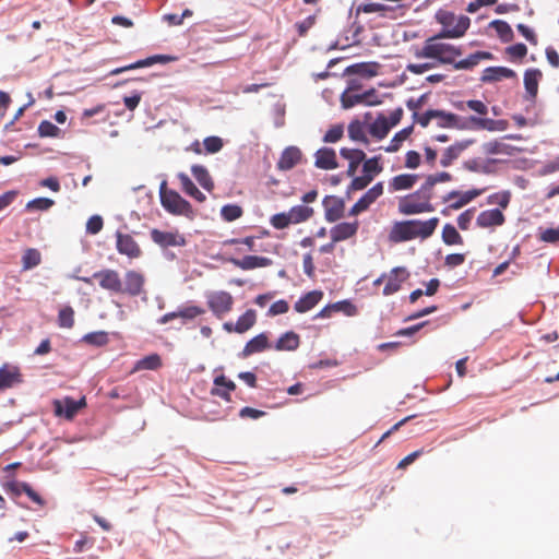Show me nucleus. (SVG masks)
Returning <instances> with one entry per match:
<instances>
[{"label": "nucleus", "mask_w": 559, "mask_h": 559, "mask_svg": "<svg viewBox=\"0 0 559 559\" xmlns=\"http://www.w3.org/2000/svg\"><path fill=\"white\" fill-rule=\"evenodd\" d=\"M444 37L435 35L428 37L421 48L416 49L414 56L418 59H430L432 63L452 64L455 70H471L479 63L480 60L492 59V53L488 51H476L467 58L456 61L462 56L461 47L442 41Z\"/></svg>", "instance_id": "obj_1"}, {"label": "nucleus", "mask_w": 559, "mask_h": 559, "mask_svg": "<svg viewBox=\"0 0 559 559\" xmlns=\"http://www.w3.org/2000/svg\"><path fill=\"white\" fill-rule=\"evenodd\" d=\"M433 120L439 128L450 129H474L487 131H504L509 123L507 120H495L485 117L471 116L462 119L460 116L443 110L433 109Z\"/></svg>", "instance_id": "obj_2"}, {"label": "nucleus", "mask_w": 559, "mask_h": 559, "mask_svg": "<svg viewBox=\"0 0 559 559\" xmlns=\"http://www.w3.org/2000/svg\"><path fill=\"white\" fill-rule=\"evenodd\" d=\"M439 225L438 217H431L427 221L408 219L393 224L389 239L394 243L409 241L416 238L427 239L433 235Z\"/></svg>", "instance_id": "obj_3"}, {"label": "nucleus", "mask_w": 559, "mask_h": 559, "mask_svg": "<svg viewBox=\"0 0 559 559\" xmlns=\"http://www.w3.org/2000/svg\"><path fill=\"white\" fill-rule=\"evenodd\" d=\"M415 0H368L356 7V15L374 13L382 19H397Z\"/></svg>", "instance_id": "obj_4"}, {"label": "nucleus", "mask_w": 559, "mask_h": 559, "mask_svg": "<svg viewBox=\"0 0 559 559\" xmlns=\"http://www.w3.org/2000/svg\"><path fill=\"white\" fill-rule=\"evenodd\" d=\"M432 198L433 192L423 183L417 191L400 198L397 203L399 212L403 215L433 212L435 206L431 203Z\"/></svg>", "instance_id": "obj_5"}, {"label": "nucleus", "mask_w": 559, "mask_h": 559, "mask_svg": "<svg viewBox=\"0 0 559 559\" xmlns=\"http://www.w3.org/2000/svg\"><path fill=\"white\" fill-rule=\"evenodd\" d=\"M159 198L162 206L170 214L185 216L189 219L195 217L192 205L185 200L177 191L168 189L167 182L163 181L159 186Z\"/></svg>", "instance_id": "obj_6"}, {"label": "nucleus", "mask_w": 559, "mask_h": 559, "mask_svg": "<svg viewBox=\"0 0 559 559\" xmlns=\"http://www.w3.org/2000/svg\"><path fill=\"white\" fill-rule=\"evenodd\" d=\"M438 21L442 24V29L438 35L447 38H460L469 27L471 20L465 15L456 16L453 13L438 14Z\"/></svg>", "instance_id": "obj_7"}, {"label": "nucleus", "mask_w": 559, "mask_h": 559, "mask_svg": "<svg viewBox=\"0 0 559 559\" xmlns=\"http://www.w3.org/2000/svg\"><path fill=\"white\" fill-rule=\"evenodd\" d=\"M486 189H471L467 191L452 190L442 197V203L447 206L441 211L448 215L451 211H457L485 192Z\"/></svg>", "instance_id": "obj_8"}, {"label": "nucleus", "mask_w": 559, "mask_h": 559, "mask_svg": "<svg viewBox=\"0 0 559 559\" xmlns=\"http://www.w3.org/2000/svg\"><path fill=\"white\" fill-rule=\"evenodd\" d=\"M92 280H96L98 285L105 290L114 294L122 293V280L116 270L104 269L95 272L92 277H80V281L88 285L92 284Z\"/></svg>", "instance_id": "obj_9"}, {"label": "nucleus", "mask_w": 559, "mask_h": 559, "mask_svg": "<svg viewBox=\"0 0 559 559\" xmlns=\"http://www.w3.org/2000/svg\"><path fill=\"white\" fill-rule=\"evenodd\" d=\"M206 304L213 314L221 319L231 311L234 298L230 293L225 290L211 292L206 295Z\"/></svg>", "instance_id": "obj_10"}, {"label": "nucleus", "mask_w": 559, "mask_h": 559, "mask_svg": "<svg viewBox=\"0 0 559 559\" xmlns=\"http://www.w3.org/2000/svg\"><path fill=\"white\" fill-rule=\"evenodd\" d=\"M52 405L56 416L71 420L86 406V399L85 396H82L80 400H74L70 396H66L63 399L55 400Z\"/></svg>", "instance_id": "obj_11"}, {"label": "nucleus", "mask_w": 559, "mask_h": 559, "mask_svg": "<svg viewBox=\"0 0 559 559\" xmlns=\"http://www.w3.org/2000/svg\"><path fill=\"white\" fill-rule=\"evenodd\" d=\"M151 239L154 243L159 246L163 249L169 247H185L187 245V239L183 234L179 233V230H160L157 228H153L150 231Z\"/></svg>", "instance_id": "obj_12"}, {"label": "nucleus", "mask_w": 559, "mask_h": 559, "mask_svg": "<svg viewBox=\"0 0 559 559\" xmlns=\"http://www.w3.org/2000/svg\"><path fill=\"white\" fill-rule=\"evenodd\" d=\"M116 249L130 260L139 259L143 253L135 239L131 235L121 231L116 233Z\"/></svg>", "instance_id": "obj_13"}, {"label": "nucleus", "mask_w": 559, "mask_h": 559, "mask_svg": "<svg viewBox=\"0 0 559 559\" xmlns=\"http://www.w3.org/2000/svg\"><path fill=\"white\" fill-rule=\"evenodd\" d=\"M322 205L324 209V218L329 223H334L344 217L345 202L336 195H326Z\"/></svg>", "instance_id": "obj_14"}, {"label": "nucleus", "mask_w": 559, "mask_h": 559, "mask_svg": "<svg viewBox=\"0 0 559 559\" xmlns=\"http://www.w3.org/2000/svg\"><path fill=\"white\" fill-rule=\"evenodd\" d=\"M383 194V183L377 182L350 207L349 215L356 216L369 209V206Z\"/></svg>", "instance_id": "obj_15"}, {"label": "nucleus", "mask_w": 559, "mask_h": 559, "mask_svg": "<svg viewBox=\"0 0 559 559\" xmlns=\"http://www.w3.org/2000/svg\"><path fill=\"white\" fill-rule=\"evenodd\" d=\"M409 277L408 271L403 266H396L393 267L388 274H386V281L383 288V295L390 296L395 293H397L401 288L403 283Z\"/></svg>", "instance_id": "obj_16"}, {"label": "nucleus", "mask_w": 559, "mask_h": 559, "mask_svg": "<svg viewBox=\"0 0 559 559\" xmlns=\"http://www.w3.org/2000/svg\"><path fill=\"white\" fill-rule=\"evenodd\" d=\"M257 322V312L253 309H248L243 314H241L236 323L234 322H225L223 324V329L228 333H238L243 334L254 326Z\"/></svg>", "instance_id": "obj_17"}, {"label": "nucleus", "mask_w": 559, "mask_h": 559, "mask_svg": "<svg viewBox=\"0 0 559 559\" xmlns=\"http://www.w3.org/2000/svg\"><path fill=\"white\" fill-rule=\"evenodd\" d=\"M144 282L145 278L140 272L133 270L126 272L121 294L132 297L139 296L143 292Z\"/></svg>", "instance_id": "obj_18"}, {"label": "nucleus", "mask_w": 559, "mask_h": 559, "mask_svg": "<svg viewBox=\"0 0 559 559\" xmlns=\"http://www.w3.org/2000/svg\"><path fill=\"white\" fill-rule=\"evenodd\" d=\"M359 228L357 221L353 223L343 222L338 223L330 229V237L333 242H341L356 236Z\"/></svg>", "instance_id": "obj_19"}, {"label": "nucleus", "mask_w": 559, "mask_h": 559, "mask_svg": "<svg viewBox=\"0 0 559 559\" xmlns=\"http://www.w3.org/2000/svg\"><path fill=\"white\" fill-rule=\"evenodd\" d=\"M314 166L319 169L332 170L338 167L336 152L331 147H321L314 153Z\"/></svg>", "instance_id": "obj_20"}, {"label": "nucleus", "mask_w": 559, "mask_h": 559, "mask_svg": "<svg viewBox=\"0 0 559 559\" xmlns=\"http://www.w3.org/2000/svg\"><path fill=\"white\" fill-rule=\"evenodd\" d=\"M506 216L499 209L483 211L476 218V225L480 228H492L503 225Z\"/></svg>", "instance_id": "obj_21"}, {"label": "nucleus", "mask_w": 559, "mask_h": 559, "mask_svg": "<svg viewBox=\"0 0 559 559\" xmlns=\"http://www.w3.org/2000/svg\"><path fill=\"white\" fill-rule=\"evenodd\" d=\"M205 310L199 306H188L179 308L177 311L168 312L158 319L159 324H166L174 319L180 318L183 320H193L194 318L203 314Z\"/></svg>", "instance_id": "obj_22"}, {"label": "nucleus", "mask_w": 559, "mask_h": 559, "mask_svg": "<svg viewBox=\"0 0 559 559\" xmlns=\"http://www.w3.org/2000/svg\"><path fill=\"white\" fill-rule=\"evenodd\" d=\"M301 158L302 153L299 147L288 146L282 152L276 166L280 170H290L301 162Z\"/></svg>", "instance_id": "obj_23"}, {"label": "nucleus", "mask_w": 559, "mask_h": 559, "mask_svg": "<svg viewBox=\"0 0 559 559\" xmlns=\"http://www.w3.org/2000/svg\"><path fill=\"white\" fill-rule=\"evenodd\" d=\"M474 142H475V140L468 139V140L455 142L454 144L450 145L448 148L444 150V152L441 156V159H440L441 166L442 167L450 166Z\"/></svg>", "instance_id": "obj_24"}, {"label": "nucleus", "mask_w": 559, "mask_h": 559, "mask_svg": "<svg viewBox=\"0 0 559 559\" xmlns=\"http://www.w3.org/2000/svg\"><path fill=\"white\" fill-rule=\"evenodd\" d=\"M340 154L343 158L348 160L347 176L354 177L357 173L359 165L365 160L366 154L364 151L358 148H347L343 147L340 151Z\"/></svg>", "instance_id": "obj_25"}, {"label": "nucleus", "mask_w": 559, "mask_h": 559, "mask_svg": "<svg viewBox=\"0 0 559 559\" xmlns=\"http://www.w3.org/2000/svg\"><path fill=\"white\" fill-rule=\"evenodd\" d=\"M228 261L233 263L236 267H239L245 271L258 267H265L272 264L271 259L259 255H246L242 259L230 258Z\"/></svg>", "instance_id": "obj_26"}, {"label": "nucleus", "mask_w": 559, "mask_h": 559, "mask_svg": "<svg viewBox=\"0 0 559 559\" xmlns=\"http://www.w3.org/2000/svg\"><path fill=\"white\" fill-rule=\"evenodd\" d=\"M270 347L271 345L266 333H260L246 343L240 355L242 358H247Z\"/></svg>", "instance_id": "obj_27"}, {"label": "nucleus", "mask_w": 559, "mask_h": 559, "mask_svg": "<svg viewBox=\"0 0 559 559\" xmlns=\"http://www.w3.org/2000/svg\"><path fill=\"white\" fill-rule=\"evenodd\" d=\"M214 385L211 390L213 396H218L227 402L230 401V392L235 391L236 384L231 380L227 379L224 374L217 376L214 379Z\"/></svg>", "instance_id": "obj_28"}, {"label": "nucleus", "mask_w": 559, "mask_h": 559, "mask_svg": "<svg viewBox=\"0 0 559 559\" xmlns=\"http://www.w3.org/2000/svg\"><path fill=\"white\" fill-rule=\"evenodd\" d=\"M22 382L21 373L14 366L4 365L0 368V391Z\"/></svg>", "instance_id": "obj_29"}, {"label": "nucleus", "mask_w": 559, "mask_h": 559, "mask_svg": "<svg viewBox=\"0 0 559 559\" xmlns=\"http://www.w3.org/2000/svg\"><path fill=\"white\" fill-rule=\"evenodd\" d=\"M323 298L321 290H311L300 297L294 305V309L299 313H305L314 308Z\"/></svg>", "instance_id": "obj_30"}, {"label": "nucleus", "mask_w": 559, "mask_h": 559, "mask_svg": "<svg viewBox=\"0 0 559 559\" xmlns=\"http://www.w3.org/2000/svg\"><path fill=\"white\" fill-rule=\"evenodd\" d=\"M418 180V175L416 174H401L394 176L389 181V190L391 192L409 190L412 189Z\"/></svg>", "instance_id": "obj_31"}, {"label": "nucleus", "mask_w": 559, "mask_h": 559, "mask_svg": "<svg viewBox=\"0 0 559 559\" xmlns=\"http://www.w3.org/2000/svg\"><path fill=\"white\" fill-rule=\"evenodd\" d=\"M515 76L516 73L512 69L506 67H489L484 70L481 81L498 82L503 79H513Z\"/></svg>", "instance_id": "obj_32"}, {"label": "nucleus", "mask_w": 559, "mask_h": 559, "mask_svg": "<svg viewBox=\"0 0 559 559\" xmlns=\"http://www.w3.org/2000/svg\"><path fill=\"white\" fill-rule=\"evenodd\" d=\"M379 69L380 64L378 62H360L348 67L346 73L369 79L376 76L379 73Z\"/></svg>", "instance_id": "obj_33"}, {"label": "nucleus", "mask_w": 559, "mask_h": 559, "mask_svg": "<svg viewBox=\"0 0 559 559\" xmlns=\"http://www.w3.org/2000/svg\"><path fill=\"white\" fill-rule=\"evenodd\" d=\"M543 73L538 69H527L524 73V87L531 97H536L538 92V84Z\"/></svg>", "instance_id": "obj_34"}, {"label": "nucleus", "mask_w": 559, "mask_h": 559, "mask_svg": "<svg viewBox=\"0 0 559 559\" xmlns=\"http://www.w3.org/2000/svg\"><path fill=\"white\" fill-rule=\"evenodd\" d=\"M178 179L180 181L181 189L186 194L195 199L198 202H204L206 200L205 194L202 193L197 188V186L193 183V181L190 179V177L187 174H185V173L178 174Z\"/></svg>", "instance_id": "obj_35"}, {"label": "nucleus", "mask_w": 559, "mask_h": 559, "mask_svg": "<svg viewBox=\"0 0 559 559\" xmlns=\"http://www.w3.org/2000/svg\"><path fill=\"white\" fill-rule=\"evenodd\" d=\"M389 120L385 116L379 115L376 120L369 124L368 132L376 139L382 140L390 132Z\"/></svg>", "instance_id": "obj_36"}, {"label": "nucleus", "mask_w": 559, "mask_h": 559, "mask_svg": "<svg viewBox=\"0 0 559 559\" xmlns=\"http://www.w3.org/2000/svg\"><path fill=\"white\" fill-rule=\"evenodd\" d=\"M300 337L297 333L289 331L284 333L276 342L274 348L276 350H295L299 347Z\"/></svg>", "instance_id": "obj_37"}, {"label": "nucleus", "mask_w": 559, "mask_h": 559, "mask_svg": "<svg viewBox=\"0 0 559 559\" xmlns=\"http://www.w3.org/2000/svg\"><path fill=\"white\" fill-rule=\"evenodd\" d=\"M287 212L293 225L307 222L314 214V210L308 205H295Z\"/></svg>", "instance_id": "obj_38"}, {"label": "nucleus", "mask_w": 559, "mask_h": 559, "mask_svg": "<svg viewBox=\"0 0 559 559\" xmlns=\"http://www.w3.org/2000/svg\"><path fill=\"white\" fill-rule=\"evenodd\" d=\"M348 136L355 142H360L367 145L369 140L366 134V126L360 120H353L347 128Z\"/></svg>", "instance_id": "obj_39"}, {"label": "nucleus", "mask_w": 559, "mask_h": 559, "mask_svg": "<svg viewBox=\"0 0 559 559\" xmlns=\"http://www.w3.org/2000/svg\"><path fill=\"white\" fill-rule=\"evenodd\" d=\"M4 489L15 497L26 493L33 501H35V490L31 485L17 480L8 481Z\"/></svg>", "instance_id": "obj_40"}, {"label": "nucleus", "mask_w": 559, "mask_h": 559, "mask_svg": "<svg viewBox=\"0 0 559 559\" xmlns=\"http://www.w3.org/2000/svg\"><path fill=\"white\" fill-rule=\"evenodd\" d=\"M162 367V358L158 354H151L138 360L132 372L140 370H157Z\"/></svg>", "instance_id": "obj_41"}, {"label": "nucleus", "mask_w": 559, "mask_h": 559, "mask_svg": "<svg viewBox=\"0 0 559 559\" xmlns=\"http://www.w3.org/2000/svg\"><path fill=\"white\" fill-rule=\"evenodd\" d=\"M191 171L202 188H204L209 192H211L214 189V182H213L207 169L204 166L193 165L191 167Z\"/></svg>", "instance_id": "obj_42"}, {"label": "nucleus", "mask_w": 559, "mask_h": 559, "mask_svg": "<svg viewBox=\"0 0 559 559\" xmlns=\"http://www.w3.org/2000/svg\"><path fill=\"white\" fill-rule=\"evenodd\" d=\"M168 60H169V57H167L165 55H156V56H152V57H148L146 59H143V60H139V61H136V62H134V63H132L130 66L116 69L111 73L112 74H118V73H121V72L127 71V70L138 69V68H143V67H150V66L154 64L155 62H166Z\"/></svg>", "instance_id": "obj_43"}, {"label": "nucleus", "mask_w": 559, "mask_h": 559, "mask_svg": "<svg viewBox=\"0 0 559 559\" xmlns=\"http://www.w3.org/2000/svg\"><path fill=\"white\" fill-rule=\"evenodd\" d=\"M489 26L496 31V33L499 36V38L501 39V41L510 43L513 40V38H514L513 31H512L511 26L506 21L493 20L490 22Z\"/></svg>", "instance_id": "obj_44"}, {"label": "nucleus", "mask_w": 559, "mask_h": 559, "mask_svg": "<svg viewBox=\"0 0 559 559\" xmlns=\"http://www.w3.org/2000/svg\"><path fill=\"white\" fill-rule=\"evenodd\" d=\"M412 132H413L412 126L402 129L401 131L395 133V135L390 141V144L388 146L383 147V150L388 153L397 152L400 150V147L402 146L403 142L408 139V136L412 134Z\"/></svg>", "instance_id": "obj_45"}, {"label": "nucleus", "mask_w": 559, "mask_h": 559, "mask_svg": "<svg viewBox=\"0 0 559 559\" xmlns=\"http://www.w3.org/2000/svg\"><path fill=\"white\" fill-rule=\"evenodd\" d=\"M380 156H373L364 160L362 173L365 176H369L371 180L383 171V166L380 163Z\"/></svg>", "instance_id": "obj_46"}, {"label": "nucleus", "mask_w": 559, "mask_h": 559, "mask_svg": "<svg viewBox=\"0 0 559 559\" xmlns=\"http://www.w3.org/2000/svg\"><path fill=\"white\" fill-rule=\"evenodd\" d=\"M82 342L96 347H103L109 343L108 333L105 331H96L85 334Z\"/></svg>", "instance_id": "obj_47"}, {"label": "nucleus", "mask_w": 559, "mask_h": 559, "mask_svg": "<svg viewBox=\"0 0 559 559\" xmlns=\"http://www.w3.org/2000/svg\"><path fill=\"white\" fill-rule=\"evenodd\" d=\"M511 146L502 141L493 140L483 144V152L488 155L510 154Z\"/></svg>", "instance_id": "obj_48"}, {"label": "nucleus", "mask_w": 559, "mask_h": 559, "mask_svg": "<svg viewBox=\"0 0 559 559\" xmlns=\"http://www.w3.org/2000/svg\"><path fill=\"white\" fill-rule=\"evenodd\" d=\"M442 240L449 246L462 245L463 238L456 228L451 224H445L442 229Z\"/></svg>", "instance_id": "obj_49"}, {"label": "nucleus", "mask_w": 559, "mask_h": 559, "mask_svg": "<svg viewBox=\"0 0 559 559\" xmlns=\"http://www.w3.org/2000/svg\"><path fill=\"white\" fill-rule=\"evenodd\" d=\"M455 107L460 110H464L466 107L480 116H486L488 114L487 105L478 99H469L465 103L460 102V103L455 104Z\"/></svg>", "instance_id": "obj_50"}, {"label": "nucleus", "mask_w": 559, "mask_h": 559, "mask_svg": "<svg viewBox=\"0 0 559 559\" xmlns=\"http://www.w3.org/2000/svg\"><path fill=\"white\" fill-rule=\"evenodd\" d=\"M242 214V207L237 204H226L221 210L222 218L226 222H234L240 218Z\"/></svg>", "instance_id": "obj_51"}, {"label": "nucleus", "mask_w": 559, "mask_h": 559, "mask_svg": "<svg viewBox=\"0 0 559 559\" xmlns=\"http://www.w3.org/2000/svg\"><path fill=\"white\" fill-rule=\"evenodd\" d=\"M58 323L61 328L71 329L74 325V310L69 306L60 309Z\"/></svg>", "instance_id": "obj_52"}, {"label": "nucleus", "mask_w": 559, "mask_h": 559, "mask_svg": "<svg viewBox=\"0 0 559 559\" xmlns=\"http://www.w3.org/2000/svg\"><path fill=\"white\" fill-rule=\"evenodd\" d=\"M452 180V175L450 173H447V171H441V173H437V174H433V175H429L427 178H426V181L424 182V185L431 191L433 192V188L437 183L439 182H449Z\"/></svg>", "instance_id": "obj_53"}, {"label": "nucleus", "mask_w": 559, "mask_h": 559, "mask_svg": "<svg viewBox=\"0 0 559 559\" xmlns=\"http://www.w3.org/2000/svg\"><path fill=\"white\" fill-rule=\"evenodd\" d=\"M506 55L511 61L522 60L527 55V47L522 44H515L506 48Z\"/></svg>", "instance_id": "obj_54"}, {"label": "nucleus", "mask_w": 559, "mask_h": 559, "mask_svg": "<svg viewBox=\"0 0 559 559\" xmlns=\"http://www.w3.org/2000/svg\"><path fill=\"white\" fill-rule=\"evenodd\" d=\"M270 224L275 229H285L289 225H293L292 224V219H290V217L288 215V212H282V213L274 214L270 218Z\"/></svg>", "instance_id": "obj_55"}, {"label": "nucleus", "mask_w": 559, "mask_h": 559, "mask_svg": "<svg viewBox=\"0 0 559 559\" xmlns=\"http://www.w3.org/2000/svg\"><path fill=\"white\" fill-rule=\"evenodd\" d=\"M344 135V127L343 124H334L324 134L323 142L325 143H336Z\"/></svg>", "instance_id": "obj_56"}, {"label": "nucleus", "mask_w": 559, "mask_h": 559, "mask_svg": "<svg viewBox=\"0 0 559 559\" xmlns=\"http://www.w3.org/2000/svg\"><path fill=\"white\" fill-rule=\"evenodd\" d=\"M38 132L40 136L58 138L60 135L61 130L52 122L44 120L40 122L38 127Z\"/></svg>", "instance_id": "obj_57"}, {"label": "nucleus", "mask_w": 559, "mask_h": 559, "mask_svg": "<svg viewBox=\"0 0 559 559\" xmlns=\"http://www.w3.org/2000/svg\"><path fill=\"white\" fill-rule=\"evenodd\" d=\"M205 152L209 154L217 153L223 147V140L218 136H207L203 141Z\"/></svg>", "instance_id": "obj_58"}, {"label": "nucleus", "mask_w": 559, "mask_h": 559, "mask_svg": "<svg viewBox=\"0 0 559 559\" xmlns=\"http://www.w3.org/2000/svg\"><path fill=\"white\" fill-rule=\"evenodd\" d=\"M341 100L344 108H352L362 104V93H345L342 95Z\"/></svg>", "instance_id": "obj_59"}, {"label": "nucleus", "mask_w": 559, "mask_h": 559, "mask_svg": "<svg viewBox=\"0 0 559 559\" xmlns=\"http://www.w3.org/2000/svg\"><path fill=\"white\" fill-rule=\"evenodd\" d=\"M103 218L99 215H93L88 218L86 223V233L91 235H96L103 229Z\"/></svg>", "instance_id": "obj_60"}, {"label": "nucleus", "mask_w": 559, "mask_h": 559, "mask_svg": "<svg viewBox=\"0 0 559 559\" xmlns=\"http://www.w3.org/2000/svg\"><path fill=\"white\" fill-rule=\"evenodd\" d=\"M334 312H344L346 316H355L357 312L356 307L348 300H342L332 304Z\"/></svg>", "instance_id": "obj_61"}, {"label": "nucleus", "mask_w": 559, "mask_h": 559, "mask_svg": "<svg viewBox=\"0 0 559 559\" xmlns=\"http://www.w3.org/2000/svg\"><path fill=\"white\" fill-rule=\"evenodd\" d=\"M511 194L508 191L495 193L489 197V203L498 204L502 209H507L510 203Z\"/></svg>", "instance_id": "obj_62"}, {"label": "nucleus", "mask_w": 559, "mask_h": 559, "mask_svg": "<svg viewBox=\"0 0 559 559\" xmlns=\"http://www.w3.org/2000/svg\"><path fill=\"white\" fill-rule=\"evenodd\" d=\"M475 209H468L461 213L457 217V225L462 230H467L469 228L471 222L474 216Z\"/></svg>", "instance_id": "obj_63"}, {"label": "nucleus", "mask_w": 559, "mask_h": 559, "mask_svg": "<svg viewBox=\"0 0 559 559\" xmlns=\"http://www.w3.org/2000/svg\"><path fill=\"white\" fill-rule=\"evenodd\" d=\"M539 239L544 242H559V228H548L540 233Z\"/></svg>", "instance_id": "obj_64"}]
</instances>
